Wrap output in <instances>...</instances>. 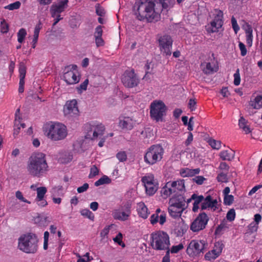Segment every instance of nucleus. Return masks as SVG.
<instances>
[{"label": "nucleus", "mask_w": 262, "mask_h": 262, "mask_svg": "<svg viewBox=\"0 0 262 262\" xmlns=\"http://www.w3.org/2000/svg\"><path fill=\"white\" fill-rule=\"evenodd\" d=\"M169 2V0H136L134 7L135 15L140 20L157 21L162 9L168 7Z\"/></svg>", "instance_id": "obj_1"}, {"label": "nucleus", "mask_w": 262, "mask_h": 262, "mask_svg": "<svg viewBox=\"0 0 262 262\" xmlns=\"http://www.w3.org/2000/svg\"><path fill=\"white\" fill-rule=\"evenodd\" d=\"M27 169L32 176L38 178L43 176L48 170L46 155L42 152L32 154L29 159Z\"/></svg>", "instance_id": "obj_2"}, {"label": "nucleus", "mask_w": 262, "mask_h": 262, "mask_svg": "<svg viewBox=\"0 0 262 262\" xmlns=\"http://www.w3.org/2000/svg\"><path fill=\"white\" fill-rule=\"evenodd\" d=\"M38 242L37 236L35 234H23L18 238V247L26 253H35L38 250Z\"/></svg>", "instance_id": "obj_3"}, {"label": "nucleus", "mask_w": 262, "mask_h": 262, "mask_svg": "<svg viewBox=\"0 0 262 262\" xmlns=\"http://www.w3.org/2000/svg\"><path fill=\"white\" fill-rule=\"evenodd\" d=\"M152 248L156 250L167 251L169 254L170 241L168 235L163 231H157L150 235Z\"/></svg>", "instance_id": "obj_4"}, {"label": "nucleus", "mask_w": 262, "mask_h": 262, "mask_svg": "<svg viewBox=\"0 0 262 262\" xmlns=\"http://www.w3.org/2000/svg\"><path fill=\"white\" fill-rule=\"evenodd\" d=\"M186 201L181 195H174L169 199L168 212L173 218H178L181 216L182 212L186 209Z\"/></svg>", "instance_id": "obj_5"}, {"label": "nucleus", "mask_w": 262, "mask_h": 262, "mask_svg": "<svg viewBox=\"0 0 262 262\" xmlns=\"http://www.w3.org/2000/svg\"><path fill=\"white\" fill-rule=\"evenodd\" d=\"M163 154L164 149L161 145H152L144 155V161L149 165H154L161 160Z\"/></svg>", "instance_id": "obj_6"}, {"label": "nucleus", "mask_w": 262, "mask_h": 262, "mask_svg": "<svg viewBox=\"0 0 262 262\" xmlns=\"http://www.w3.org/2000/svg\"><path fill=\"white\" fill-rule=\"evenodd\" d=\"M68 135L67 127L60 123H54L49 126L47 136L53 141L61 140Z\"/></svg>", "instance_id": "obj_7"}, {"label": "nucleus", "mask_w": 262, "mask_h": 262, "mask_svg": "<svg viewBox=\"0 0 262 262\" xmlns=\"http://www.w3.org/2000/svg\"><path fill=\"white\" fill-rule=\"evenodd\" d=\"M223 12L222 11L216 9L213 13V19L206 26L207 31L209 33H217L223 30L224 24Z\"/></svg>", "instance_id": "obj_8"}, {"label": "nucleus", "mask_w": 262, "mask_h": 262, "mask_svg": "<svg viewBox=\"0 0 262 262\" xmlns=\"http://www.w3.org/2000/svg\"><path fill=\"white\" fill-rule=\"evenodd\" d=\"M141 182L145 188V193L152 196L157 191L159 188L158 180L152 173H147L141 178Z\"/></svg>", "instance_id": "obj_9"}, {"label": "nucleus", "mask_w": 262, "mask_h": 262, "mask_svg": "<svg viewBox=\"0 0 262 262\" xmlns=\"http://www.w3.org/2000/svg\"><path fill=\"white\" fill-rule=\"evenodd\" d=\"M208 243L204 240H192L187 248V253L191 257L198 256L203 253L207 248Z\"/></svg>", "instance_id": "obj_10"}, {"label": "nucleus", "mask_w": 262, "mask_h": 262, "mask_svg": "<svg viewBox=\"0 0 262 262\" xmlns=\"http://www.w3.org/2000/svg\"><path fill=\"white\" fill-rule=\"evenodd\" d=\"M166 106L162 101H154L150 104V116L156 121H162L166 115Z\"/></svg>", "instance_id": "obj_11"}, {"label": "nucleus", "mask_w": 262, "mask_h": 262, "mask_svg": "<svg viewBox=\"0 0 262 262\" xmlns=\"http://www.w3.org/2000/svg\"><path fill=\"white\" fill-rule=\"evenodd\" d=\"M80 76L76 65L66 67L63 74V80L67 84H75L80 81Z\"/></svg>", "instance_id": "obj_12"}, {"label": "nucleus", "mask_w": 262, "mask_h": 262, "mask_svg": "<svg viewBox=\"0 0 262 262\" xmlns=\"http://www.w3.org/2000/svg\"><path fill=\"white\" fill-rule=\"evenodd\" d=\"M132 204L129 202L123 204L120 208L114 210L112 215L114 219L120 221H127L131 214Z\"/></svg>", "instance_id": "obj_13"}, {"label": "nucleus", "mask_w": 262, "mask_h": 262, "mask_svg": "<svg viewBox=\"0 0 262 262\" xmlns=\"http://www.w3.org/2000/svg\"><path fill=\"white\" fill-rule=\"evenodd\" d=\"M209 221V217L205 213H201L192 222L190 230L194 232H198L205 228Z\"/></svg>", "instance_id": "obj_14"}, {"label": "nucleus", "mask_w": 262, "mask_h": 262, "mask_svg": "<svg viewBox=\"0 0 262 262\" xmlns=\"http://www.w3.org/2000/svg\"><path fill=\"white\" fill-rule=\"evenodd\" d=\"M173 40L171 37L167 35L161 36L159 39V47L161 53L166 56L171 54Z\"/></svg>", "instance_id": "obj_15"}, {"label": "nucleus", "mask_w": 262, "mask_h": 262, "mask_svg": "<svg viewBox=\"0 0 262 262\" xmlns=\"http://www.w3.org/2000/svg\"><path fill=\"white\" fill-rule=\"evenodd\" d=\"M122 81L124 86L128 88L135 87L139 82L134 70L126 71L122 76Z\"/></svg>", "instance_id": "obj_16"}, {"label": "nucleus", "mask_w": 262, "mask_h": 262, "mask_svg": "<svg viewBox=\"0 0 262 262\" xmlns=\"http://www.w3.org/2000/svg\"><path fill=\"white\" fill-rule=\"evenodd\" d=\"M64 116L68 118L75 117L79 115V111L76 99L68 101L63 107Z\"/></svg>", "instance_id": "obj_17"}, {"label": "nucleus", "mask_w": 262, "mask_h": 262, "mask_svg": "<svg viewBox=\"0 0 262 262\" xmlns=\"http://www.w3.org/2000/svg\"><path fill=\"white\" fill-rule=\"evenodd\" d=\"M105 130L104 126L101 123H94L90 125V129L86 135V138L95 140L103 135Z\"/></svg>", "instance_id": "obj_18"}, {"label": "nucleus", "mask_w": 262, "mask_h": 262, "mask_svg": "<svg viewBox=\"0 0 262 262\" xmlns=\"http://www.w3.org/2000/svg\"><path fill=\"white\" fill-rule=\"evenodd\" d=\"M69 0H57L51 6L50 12L52 17L64 12L68 8Z\"/></svg>", "instance_id": "obj_19"}, {"label": "nucleus", "mask_w": 262, "mask_h": 262, "mask_svg": "<svg viewBox=\"0 0 262 262\" xmlns=\"http://www.w3.org/2000/svg\"><path fill=\"white\" fill-rule=\"evenodd\" d=\"M224 245L221 242H216L213 249L207 252L204 256L206 260H212L218 257L221 254Z\"/></svg>", "instance_id": "obj_20"}, {"label": "nucleus", "mask_w": 262, "mask_h": 262, "mask_svg": "<svg viewBox=\"0 0 262 262\" xmlns=\"http://www.w3.org/2000/svg\"><path fill=\"white\" fill-rule=\"evenodd\" d=\"M201 66L202 71L206 74H211L218 70V66L216 61L214 59L204 61L201 64Z\"/></svg>", "instance_id": "obj_21"}, {"label": "nucleus", "mask_w": 262, "mask_h": 262, "mask_svg": "<svg viewBox=\"0 0 262 262\" xmlns=\"http://www.w3.org/2000/svg\"><path fill=\"white\" fill-rule=\"evenodd\" d=\"M219 205L216 200H212L211 196L208 195L204 198V200L201 204V209L204 210L209 208L213 211H215L219 208Z\"/></svg>", "instance_id": "obj_22"}, {"label": "nucleus", "mask_w": 262, "mask_h": 262, "mask_svg": "<svg viewBox=\"0 0 262 262\" xmlns=\"http://www.w3.org/2000/svg\"><path fill=\"white\" fill-rule=\"evenodd\" d=\"M136 124V121L129 117H123L120 118L119 126L122 129L131 130Z\"/></svg>", "instance_id": "obj_23"}, {"label": "nucleus", "mask_w": 262, "mask_h": 262, "mask_svg": "<svg viewBox=\"0 0 262 262\" xmlns=\"http://www.w3.org/2000/svg\"><path fill=\"white\" fill-rule=\"evenodd\" d=\"M249 106L253 109H260L262 106V96L253 94L249 103Z\"/></svg>", "instance_id": "obj_24"}, {"label": "nucleus", "mask_w": 262, "mask_h": 262, "mask_svg": "<svg viewBox=\"0 0 262 262\" xmlns=\"http://www.w3.org/2000/svg\"><path fill=\"white\" fill-rule=\"evenodd\" d=\"M103 31L101 26H99L95 29L94 37L97 47H102L104 45V41L102 38Z\"/></svg>", "instance_id": "obj_25"}, {"label": "nucleus", "mask_w": 262, "mask_h": 262, "mask_svg": "<svg viewBox=\"0 0 262 262\" xmlns=\"http://www.w3.org/2000/svg\"><path fill=\"white\" fill-rule=\"evenodd\" d=\"M200 172V168L190 169L184 168L180 170V174L182 177H191L199 174Z\"/></svg>", "instance_id": "obj_26"}, {"label": "nucleus", "mask_w": 262, "mask_h": 262, "mask_svg": "<svg viewBox=\"0 0 262 262\" xmlns=\"http://www.w3.org/2000/svg\"><path fill=\"white\" fill-rule=\"evenodd\" d=\"M170 185L174 193L178 191H182L185 189L184 180H178L170 182Z\"/></svg>", "instance_id": "obj_27"}, {"label": "nucleus", "mask_w": 262, "mask_h": 262, "mask_svg": "<svg viewBox=\"0 0 262 262\" xmlns=\"http://www.w3.org/2000/svg\"><path fill=\"white\" fill-rule=\"evenodd\" d=\"M150 221L152 225H155L158 222H159L160 225H163L166 222V214L162 213L159 215L158 213H154L150 216Z\"/></svg>", "instance_id": "obj_28"}, {"label": "nucleus", "mask_w": 262, "mask_h": 262, "mask_svg": "<svg viewBox=\"0 0 262 262\" xmlns=\"http://www.w3.org/2000/svg\"><path fill=\"white\" fill-rule=\"evenodd\" d=\"M137 210L139 216L143 219H146L148 215L149 212L148 209L144 203L142 202L137 204Z\"/></svg>", "instance_id": "obj_29"}, {"label": "nucleus", "mask_w": 262, "mask_h": 262, "mask_svg": "<svg viewBox=\"0 0 262 262\" xmlns=\"http://www.w3.org/2000/svg\"><path fill=\"white\" fill-rule=\"evenodd\" d=\"M174 192L171 189L170 182L166 183L165 185L161 188L160 191L161 196L164 199L168 198Z\"/></svg>", "instance_id": "obj_30"}, {"label": "nucleus", "mask_w": 262, "mask_h": 262, "mask_svg": "<svg viewBox=\"0 0 262 262\" xmlns=\"http://www.w3.org/2000/svg\"><path fill=\"white\" fill-rule=\"evenodd\" d=\"M191 199L194 201L193 204L192 210L194 212L198 211L199 208V204L203 203L204 200V198L203 195H198L196 194H193L191 195Z\"/></svg>", "instance_id": "obj_31"}, {"label": "nucleus", "mask_w": 262, "mask_h": 262, "mask_svg": "<svg viewBox=\"0 0 262 262\" xmlns=\"http://www.w3.org/2000/svg\"><path fill=\"white\" fill-rule=\"evenodd\" d=\"M220 157L223 160L231 161L234 157V151L231 149L223 150Z\"/></svg>", "instance_id": "obj_32"}, {"label": "nucleus", "mask_w": 262, "mask_h": 262, "mask_svg": "<svg viewBox=\"0 0 262 262\" xmlns=\"http://www.w3.org/2000/svg\"><path fill=\"white\" fill-rule=\"evenodd\" d=\"M19 86H24L25 84V78L26 73V68L25 64L23 62H21L19 64Z\"/></svg>", "instance_id": "obj_33"}, {"label": "nucleus", "mask_w": 262, "mask_h": 262, "mask_svg": "<svg viewBox=\"0 0 262 262\" xmlns=\"http://www.w3.org/2000/svg\"><path fill=\"white\" fill-rule=\"evenodd\" d=\"M238 125L239 128L242 129L245 134H247L251 132L250 128L248 125V121L244 118L243 117H241L239 120Z\"/></svg>", "instance_id": "obj_34"}, {"label": "nucleus", "mask_w": 262, "mask_h": 262, "mask_svg": "<svg viewBox=\"0 0 262 262\" xmlns=\"http://www.w3.org/2000/svg\"><path fill=\"white\" fill-rule=\"evenodd\" d=\"M261 216L259 214H256L254 215V221L251 223L249 227L251 232L256 231L258 228V224L260 222Z\"/></svg>", "instance_id": "obj_35"}, {"label": "nucleus", "mask_w": 262, "mask_h": 262, "mask_svg": "<svg viewBox=\"0 0 262 262\" xmlns=\"http://www.w3.org/2000/svg\"><path fill=\"white\" fill-rule=\"evenodd\" d=\"M245 33L246 34V42L247 45L251 47L252 44V29L249 26H247L245 29Z\"/></svg>", "instance_id": "obj_36"}, {"label": "nucleus", "mask_w": 262, "mask_h": 262, "mask_svg": "<svg viewBox=\"0 0 262 262\" xmlns=\"http://www.w3.org/2000/svg\"><path fill=\"white\" fill-rule=\"evenodd\" d=\"M36 191L37 192V196L35 199H41L42 198H44L47 192V189L45 187H37Z\"/></svg>", "instance_id": "obj_37"}, {"label": "nucleus", "mask_w": 262, "mask_h": 262, "mask_svg": "<svg viewBox=\"0 0 262 262\" xmlns=\"http://www.w3.org/2000/svg\"><path fill=\"white\" fill-rule=\"evenodd\" d=\"M111 182V180L106 176H104L99 179L98 181L95 182V185L99 186L101 185L110 184Z\"/></svg>", "instance_id": "obj_38"}, {"label": "nucleus", "mask_w": 262, "mask_h": 262, "mask_svg": "<svg viewBox=\"0 0 262 262\" xmlns=\"http://www.w3.org/2000/svg\"><path fill=\"white\" fill-rule=\"evenodd\" d=\"M229 228L227 222L225 220L223 221L221 224L217 226L215 230V233H220L221 232L225 231Z\"/></svg>", "instance_id": "obj_39"}, {"label": "nucleus", "mask_w": 262, "mask_h": 262, "mask_svg": "<svg viewBox=\"0 0 262 262\" xmlns=\"http://www.w3.org/2000/svg\"><path fill=\"white\" fill-rule=\"evenodd\" d=\"M27 35L26 31L25 29H20L17 33V40L19 43H22Z\"/></svg>", "instance_id": "obj_40"}, {"label": "nucleus", "mask_w": 262, "mask_h": 262, "mask_svg": "<svg viewBox=\"0 0 262 262\" xmlns=\"http://www.w3.org/2000/svg\"><path fill=\"white\" fill-rule=\"evenodd\" d=\"M123 235L121 233L119 232L115 237L113 238L115 243H117L121 246L122 248L125 247V244L122 242Z\"/></svg>", "instance_id": "obj_41"}, {"label": "nucleus", "mask_w": 262, "mask_h": 262, "mask_svg": "<svg viewBox=\"0 0 262 262\" xmlns=\"http://www.w3.org/2000/svg\"><path fill=\"white\" fill-rule=\"evenodd\" d=\"M209 144L212 148L215 149H219L221 147V142L220 141L210 139L209 140Z\"/></svg>", "instance_id": "obj_42"}, {"label": "nucleus", "mask_w": 262, "mask_h": 262, "mask_svg": "<svg viewBox=\"0 0 262 262\" xmlns=\"http://www.w3.org/2000/svg\"><path fill=\"white\" fill-rule=\"evenodd\" d=\"M21 3L19 1L15 2L5 7V9L10 10L18 9L20 8Z\"/></svg>", "instance_id": "obj_43"}, {"label": "nucleus", "mask_w": 262, "mask_h": 262, "mask_svg": "<svg viewBox=\"0 0 262 262\" xmlns=\"http://www.w3.org/2000/svg\"><path fill=\"white\" fill-rule=\"evenodd\" d=\"M99 171V170L98 168L95 165L92 166L90 169V172L89 176V178H93V177L98 174Z\"/></svg>", "instance_id": "obj_44"}, {"label": "nucleus", "mask_w": 262, "mask_h": 262, "mask_svg": "<svg viewBox=\"0 0 262 262\" xmlns=\"http://www.w3.org/2000/svg\"><path fill=\"white\" fill-rule=\"evenodd\" d=\"M81 214L85 217H86L91 220H93L94 216L92 212L89 209H84L80 211Z\"/></svg>", "instance_id": "obj_45"}, {"label": "nucleus", "mask_w": 262, "mask_h": 262, "mask_svg": "<svg viewBox=\"0 0 262 262\" xmlns=\"http://www.w3.org/2000/svg\"><path fill=\"white\" fill-rule=\"evenodd\" d=\"M217 179L219 182L222 183H226L228 181L227 172H222L220 173L217 177Z\"/></svg>", "instance_id": "obj_46"}, {"label": "nucleus", "mask_w": 262, "mask_h": 262, "mask_svg": "<svg viewBox=\"0 0 262 262\" xmlns=\"http://www.w3.org/2000/svg\"><path fill=\"white\" fill-rule=\"evenodd\" d=\"M234 77V84L237 86L240 84L241 82V77L239 74V70L237 69L236 72L233 75Z\"/></svg>", "instance_id": "obj_47"}, {"label": "nucleus", "mask_w": 262, "mask_h": 262, "mask_svg": "<svg viewBox=\"0 0 262 262\" xmlns=\"http://www.w3.org/2000/svg\"><path fill=\"white\" fill-rule=\"evenodd\" d=\"M226 217L227 219L230 222L234 220L235 217V212L234 209H231L229 210V211L227 213Z\"/></svg>", "instance_id": "obj_48"}, {"label": "nucleus", "mask_w": 262, "mask_h": 262, "mask_svg": "<svg viewBox=\"0 0 262 262\" xmlns=\"http://www.w3.org/2000/svg\"><path fill=\"white\" fill-rule=\"evenodd\" d=\"M184 248L183 245L182 244H180L176 246H173L171 249L169 250V252H170L171 253H177L181 250L183 249Z\"/></svg>", "instance_id": "obj_49"}, {"label": "nucleus", "mask_w": 262, "mask_h": 262, "mask_svg": "<svg viewBox=\"0 0 262 262\" xmlns=\"http://www.w3.org/2000/svg\"><path fill=\"white\" fill-rule=\"evenodd\" d=\"M96 14L100 16H103L105 14L104 9L100 6V4H97L96 5Z\"/></svg>", "instance_id": "obj_50"}, {"label": "nucleus", "mask_w": 262, "mask_h": 262, "mask_svg": "<svg viewBox=\"0 0 262 262\" xmlns=\"http://www.w3.org/2000/svg\"><path fill=\"white\" fill-rule=\"evenodd\" d=\"M116 157L120 162H124L127 159V155L125 151L119 152L117 154Z\"/></svg>", "instance_id": "obj_51"}, {"label": "nucleus", "mask_w": 262, "mask_h": 262, "mask_svg": "<svg viewBox=\"0 0 262 262\" xmlns=\"http://www.w3.org/2000/svg\"><path fill=\"white\" fill-rule=\"evenodd\" d=\"M88 83L89 80L88 79H86L77 88V89L81 93L82 91H85L86 90Z\"/></svg>", "instance_id": "obj_52"}, {"label": "nucleus", "mask_w": 262, "mask_h": 262, "mask_svg": "<svg viewBox=\"0 0 262 262\" xmlns=\"http://www.w3.org/2000/svg\"><path fill=\"white\" fill-rule=\"evenodd\" d=\"M231 24L233 29L234 30L235 33L236 34L239 30V27L237 24L235 18L234 16H232L231 18Z\"/></svg>", "instance_id": "obj_53"}, {"label": "nucleus", "mask_w": 262, "mask_h": 262, "mask_svg": "<svg viewBox=\"0 0 262 262\" xmlns=\"http://www.w3.org/2000/svg\"><path fill=\"white\" fill-rule=\"evenodd\" d=\"M42 28V25L40 22L37 24L35 27L33 37L38 38L39 33L40 29Z\"/></svg>", "instance_id": "obj_54"}, {"label": "nucleus", "mask_w": 262, "mask_h": 262, "mask_svg": "<svg viewBox=\"0 0 262 262\" xmlns=\"http://www.w3.org/2000/svg\"><path fill=\"white\" fill-rule=\"evenodd\" d=\"M234 198L232 195L224 196V201L225 205H230L233 202Z\"/></svg>", "instance_id": "obj_55"}, {"label": "nucleus", "mask_w": 262, "mask_h": 262, "mask_svg": "<svg viewBox=\"0 0 262 262\" xmlns=\"http://www.w3.org/2000/svg\"><path fill=\"white\" fill-rule=\"evenodd\" d=\"M15 196L17 199L19 200L20 201L25 202L28 204H30V202L26 200L24 196L22 193L20 191H17L15 193Z\"/></svg>", "instance_id": "obj_56"}, {"label": "nucleus", "mask_w": 262, "mask_h": 262, "mask_svg": "<svg viewBox=\"0 0 262 262\" xmlns=\"http://www.w3.org/2000/svg\"><path fill=\"white\" fill-rule=\"evenodd\" d=\"M192 180L193 181L196 183L198 185H202L206 179L203 176H196L193 178Z\"/></svg>", "instance_id": "obj_57"}, {"label": "nucleus", "mask_w": 262, "mask_h": 262, "mask_svg": "<svg viewBox=\"0 0 262 262\" xmlns=\"http://www.w3.org/2000/svg\"><path fill=\"white\" fill-rule=\"evenodd\" d=\"M21 118L20 116V110L17 109L15 113V118L14 120V126H19Z\"/></svg>", "instance_id": "obj_58"}, {"label": "nucleus", "mask_w": 262, "mask_h": 262, "mask_svg": "<svg viewBox=\"0 0 262 262\" xmlns=\"http://www.w3.org/2000/svg\"><path fill=\"white\" fill-rule=\"evenodd\" d=\"M9 30V26L6 22L5 19H3L1 21V31L2 32L5 33L8 32Z\"/></svg>", "instance_id": "obj_59"}, {"label": "nucleus", "mask_w": 262, "mask_h": 262, "mask_svg": "<svg viewBox=\"0 0 262 262\" xmlns=\"http://www.w3.org/2000/svg\"><path fill=\"white\" fill-rule=\"evenodd\" d=\"M239 48L241 51V54L242 56H245L247 54V49L245 45L242 42H239Z\"/></svg>", "instance_id": "obj_60"}, {"label": "nucleus", "mask_w": 262, "mask_h": 262, "mask_svg": "<svg viewBox=\"0 0 262 262\" xmlns=\"http://www.w3.org/2000/svg\"><path fill=\"white\" fill-rule=\"evenodd\" d=\"M145 70V74L143 78V79H147L148 78V74L149 73V70L150 69V62H148V61L145 65L144 67Z\"/></svg>", "instance_id": "obj_61"}, {"label": "nucleus", "mask_w": 262, "mask_h": 262, "mask_svg": "<svg viewBox=\"0 0 262 262\" xmlns=\"http://www.w3.org/2000/svg\"><path fill=\"white\" fill-rule=\"evenodd\" d=\"M196 100L195 99H190L188 103V107L191 111L195 110Z\"/></svg>", "instance_id": "obj_62"}, {"label": "nucleus", "mask_w": 262, "mask_h": 262, "mask_svg": "<svg viewBox=\"0 0 262 262\" xmlns=\"http://www.w3.org/2000/svg\"><path fill=\"white\" fill-rule=\"evenodd\" d=\"M110 231V227L106 226L100 232V236L102 238H105L107 236Z\"/></svg>", "instance_id": "obj_63"}, {"label": "nucleus", "mask_w": 262, "mask_h": 262, "mask_svg": "<svg viewBox=\"0 0 262 262\" xmlns=\"http://www.w3.org/2000/svg\"><path fill=\"white\" fill-rule=\"evenodd\" d=\"M229 168V166L227 165V164L225 162H221L220 163L219 169L220 170H222L223 171H224L225 172H226L228 171Z\"/></svg>", "instance_id": "obj_64"}]
</instances>
